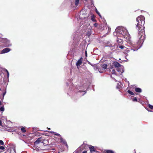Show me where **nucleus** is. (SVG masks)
I'll return each mask as SVG.
<instances>
[{"label":"nucleus","mask_w":153,"mask_h":153,"mask_svg":"<svg viewBox=\"0 0 153 153\" xmlns=\"http://www.w3.org/2000/svg\"><path fill=\"white\" fill-rule=\"evenodd\" d=\"M0 110L1 111H4V107H1L0 108Z\"/></svg>","instance_id":"obj_28"},{"label":"nucleus","mask_w":153,"mask_h":153,"mask_svg":"<svg viewBox=\"0 0 153 153\" xmlns=\"http://www.w3.org/2000/svg\"><path fill=\"white\" fill-rule=\"evenodd\" d=\"M21 130L22 133H25L26 132V130L24 127H22L21 128Z\"/></svg>","instance_id":"obj_19"},{"label":"nucleus","mask_w":153,"mask_h":153,"mask_svg":"<svg viewBox=\"0 0 153 153\" xmlns=\"http://www.w3.org/2000/svg\"><path fill=\"white\" fill-rule=\"evenodd\" d=\"M91 30H88V31L86 33V35L89 36L91 34Z\"/></svg>","instance_id":"obj_17"},{"label":"nucleus","mask_w":153,"mask_h":153,"mask_svg":"<svg viewBox=\"0 0 153 153\" xmlns=\"http://www.w3.org/2000/svg\"><path fill=\"white\" fill-rule=\"evenodd\" d=\"M121 86L119 84H118L117 86V88L120 89L121 88Z\"/></svg>","instance_id":"obj_27"},{"label":"nucleus","mask_w":153,"mask_h":153,"mask_svg":"<svg viewBox=\"0 0 153 153\" xmlns=\"http://www.w3.org/2000/svg\"><path fill=\"white\" fill-rule=\"evenodd\" d=\"M1 104H2L1 102L0 101V106L1 105Z\"/></svg>","instance_id":"obj_38"},{"label":"nucleus","mask_w":153,"mask_h":153,"mask_svg":"<svg viewBox=\"0 0 153 153\" xmlns=\"http://www.w3.org/2000/svg\"><path fill=\"white\" fill-rule=\"evenodd\" d=\"M91 20L93 21H95V20L93 19V18H91Z\"/></svg>","instance_id":"obj_34"},{"label":"nucleus","mask_w":153,"mask_h":153,"mask_svg":"<svg viewBox=\"0 0 153 153\" xmlns=\"http://www.w3.org/2000/svg\"><path fill=\"white\" fill-rule=\"evenodd\" d=\"M118 48H120L122 49H124V48H126L123 45H118Z\"/></svg>","instance_id":"obj_20"},{"label":"nucleus","mask_w":153,"mask_h":153,"mask_svg":"<svg viewBox=\"0 0 153 153\" xmlns=\"http://www.w3.org/2000/svg\"><path fill=\"white\" fill-rule=\"evenodd\" d=\"M7 39L6 38H0V40L1 42L4 43Z\"/></svg>","instance_id":"obj_15"},{"label":"nucleus","mask_w":153,"mask_h":153,"mask_svg":"<svg viewBox=\"0 0 153 153\" xmlns=\"http://www.w3.org/2000/svg\"><path fill=\"white\" fill-rule=\"evenodd\" d=\"M118 32L121 34V36L126 39L127 41H129L130 37L129 34L126 31H123V29L121 28L119 30Z\"/></svg>","instance_id":"obj_2"},{"label":"nucleus","mask_w":153,"mask_h":153,"mask_svg":"<svg viewBox=\"0 0 153 153\" xmlns=\"http://www.w3.org/2000/svg\"><path fill=\"white\" fill-rule=\"evenodd\" d=\"M148 106H149V108H150L151 109H153V105L149 104L148 105Z\"/></svg>","instance_id":"obj_23"},{"label":"nucleus","mask_w":153,"mask_h":153,"mask_svg":"<svg viewBox=\"0 0 153 153\" xmlns=\"http://www.w3.org/2000/svg\"><path fill=\"white\" fill-rule=\"evenodd\" d=\"M58 153H60L59 152H58Z\"/></svg>","instance_id":"obj_43"},{"label":"nucleus","mask_w":153,"mask_h":153,"mask_svg":"<svg viewBox=\"0 0 153 153\" xmlns=\"http://www.w3.org/2000/svg\"><path fill=\"white\" fill-rule=\"evenodd\" d=\"M133 101H137V99L136 97H134V98L133 99Z\"/></svg>","instance_id":"obj_29"},{"label":"nucleus","mask_w":153,"mask_h":153,"mask_svg":"<svg viewBox=\"0 0 153 153\" xmlns=\"http://www.w3.org/2000/svg\"><path fill=\"white\" fill-rule=\"evenodd\" d=\"M115 70L121 73H123V66L122 65H121L120 67L117 68L115 69Z\"/></svg>","instance_id":"obj_6"},{"label":"nucleus","mask_w":153,"mask_h":153,"mask_svg":"<svg viewBox=\"0 0 153 153\" xmlns=\"http://www.w3.org/2000/svg\"><path fill=\"white\" fill-rule=\"evenodd\" d=\"M1 88H0V91H1Z\"/></svg>","instance_id":"obj_41"},{"label":"nucleus","mask_w":153,"mask_h":153,"mask_svg":"<svg viewBox=\"0 0 153 153\" xmlns=\"http://www.w3.org/2000/svg\"><path fill=\"white\" fill-rule=\"evenodd\" d=\"M34 143L35 145H37L40 143H42L44 146L47 145L49 143L47 140L42 137L38 138Z\"/></svg>","instance_id":"obj_3"},{"label":"nucleus","mask_w":153,"mask_h":153,"mask_svg":"<svg viewBox=\"0 0 153 153\" xmlns=\"http://www.w3.org/2000/svg\"><path fill=\"white\" fill-rule=\"evenodd\" d=\"M127 92L129 94L131 95H134V93L132 91H131L130 90H128L127 91Z\"/></svg>","instance_id":"obj_21"},{"label":"nucleus","mask_w":153,"mask_h":153,"mask_svg":"<svg viewBox=\"0 0 153 153\" xmlns=\"http://www.w3.org/2000/svg\"><path fill=\"white\" fill-rule=\"evenodd\" d=\"M137 49H131V50H132L133 51H137Z\"/></svg>","instance_id":"obj_33"},{"label":"nucleus","mask_w":153,"mask_h":153,"mask_svg":"<svg viewBox=\"0 0 153 153\" xmlns=\"http://www.w3.org/2000/svg\"><path fill=\"white\" fill-rule=\"evenodd\" d=\"M151 111V112H153V111Z\"/></svg>","instance_id":"obj_40"},{"label":"nucleus","mask_w":153,"mask_h":153,"mask_svg":"<svg viewBox=\"0 0 153 153\" xmlns=\"http://www.w3.org/2000/svg\"><path fill=\"white\" fill-rule=\"evenodd\" d=\"M135 91L136 92L140 93L142 92L141 89L139 88H136Z\"/></svg>","instance_id":"obj_14"},{"label":"nucleus","mask_w":153,"mask_h":153,"mask_svg":"<svg viewBox=\"0 0 153 153\" xmlns=\"http://www.w3.org/2000/svg\"><path fill=\"white\" fill-rule=\"evenodd\" d=\"M82 57L77 62L76 65L78 68V67L80 66L82 63Z\"/></svg>","instance_id":"obj_7"},{"label":"nucleus","mask_w":153,"mask_h":153,"mask_svg":"<svg viewBox=\"0 0 153 153\" xmlns=\"http://www.w3.org/2000/svg\"><path fill=\"white\" fill-rule=\"evenodd\" d=\"M4 153H6V152H5Z\"/></svg>","instance_id":"obj_42"},{"label":"nucleus","mask_w":153,"mask_h":153,"mask_svg":"<svg viewBox=\"0 0 153 153\" xmlns=\"http://www.w3.org/2000/svg\"><path fill=\"white\" fill-rule=\"evenodd\" d=\"M89 148L90 149V151L91 152H95V150L94 149V147L92 146H91L89 147Z\"/></svg>","instance_id":"obj_13"},{"label":"nucleus","mask_w":153,"mask_h":153,"mask_svg":"<svg viewBox=\"0 0 153 153\" xmlns=\"http://www.w3.org/2000/svg\"><path fill=\"white\" fill-rule=\"evenodd\" d=\"M112 71L113 72V73H114V72L115 71V70H112Z\"/></svg>","instance_id":"obj_39"},{"label":"nucleus","mask_w":153,"mask_h":153,"mask_svg":"<svg viewBox=\"0 0 153 153\" xmlns=\"http://www.w3.org/2000/svg\"><path fill=\"white\" fill-rule=\"evenodd\" d=\"M96 13L99 15V16H100V17L101 18V16L100 14V13L97 10L96 11Z\"/></svg>","instance_id":"obj_26"},{"label":"nucleus","mask_w":153,"mask_h":153,"mask_svg":"<svg viewBox=\"0 0 153 153\" xmlns=\"http://www.w3.org/2000/svg\"><path fill=\"white\" fill-rule=\"evenodd\" d=\"M54 138L55 141L57 143H62L63 144L68 147V146L66 141L62 137V136H61V137H54Z\"/></svg>","instance_id":"obj_4"},{"label":"nucleus","mask_w":153,"mask_h":153,"mask_svg":"<svg viewBox=\"0 0 153 153\" xmlns=\"http://www.w3.org/2000/svg\"><path fill=\"white\" fill-rule=\"evenodd\" d=\"M85 55L86 57H87V51H85Z\"/></svg>","instance_id":"obj_31"},{"label":"nucleus","mask_w":153,"mask_h":153,"mask_svg":"<svg viewBox=\"0 0 153 153\" xmlns=\"http://www.w3.org/2000/svg\"><path fill=\"white\" fill-rule=\"evenodd\" d=\"M117 41L118 45H121L123 43V40L120 38H118L117 39Z\"/></svg>","instance_id":"obj_11"},{"label":"nucleus","mask_w":153,"mask_h":153,"mask_svg":"<svg viewBox=\"0 0 153 153\" xmlns=\"http://www.w3.org/2000/svg\"><path fill=\"white\" fill-rule=\"evenodd\" d=\"M114 66L115 67V69L119 67H120L121 65L119 63L117 62H114L113 63Z\"/></svg>","instance_id":"obj_10"},{"label":"nucleus","mask_w":153,"mask_h":153,"mask_svg":"<svg viewBox=\"0 0 153 153\" xmlns=\"http://www.w3.org/2000/svg\"><path fill=\"white\" fill-rule=\"evenodd\" d=\"M136 21L138 22L136 27H138V36H140L138 42L139 45L142 44L145 38V27L144 25L145 24V17L143 16L140 15L137 18Z\"/></svg>","instance_id":"obj_1"},{"label":"nucleus","mask_w":153,"mask_h":153,"mask_svg":"<svg viewBox=\"0 0 153 153\" xmlns=\"http://www.w3.org/2000/svg\"><path fill=\"white\" fill-rule=\"evenodd\" d=\"M52 133L53 134L57 136H58V137H61V136H62L61 135H60L59 134L57 133L56 132L53 131L52 132Z\"/></svg>","instance_id":"obj_18"},{"label":"nucleus","mask_w":153,"mask_h":153,"mask_svg":"<svg viewBox=\"0 0 153 153\" xmlns=\"http://www.w3.org/2000/svg\"><path fill=\"white\" fill-rule=\"evenodd\" d=\"M116 46L115 45H112L111 44H110L109 45V46L110 47L111 49L112 50H114L115 49Z\"/></svg>","instance_id":"obj_12"},{"label":"nucleus","mask_w":153,"mask_h":153,"mask_svg":"<svg viewBox=\"0 0 153 153\" xmlns=\"http://www.w3.org/2000/svg\"><path fill=\"white\" fill-rule=\"evenodd\" d=\"M5 149V148L3 146H0V149L1 150H4Z\"/></svg>","instance_id":"obj_30"},{"label":"nucleus","mask_w":153,"mask_h":153,"mask_svg":"<svg viewBox=\"0 0 153 153\" xmlns=\"http://www.w3.org/2000/svg\"><path fill=\"white\" fill-rule=\"evenodd\" d=\"M4 46L5 47H8L11 46V44L10 43V40L8 39H7L5 42L4 44Z\"/></svg>","instance_id":"obj_8"},{"label":"nucleus","mask_w":153,"mask_h":153,"mask_svg":"<svg viewBox=\"0 0 153 153\" xmlns=\"http://www.w3.org/2000/svg\"><path fill=\"white\" fill-rule=\"evenodd\" d=\"M105 152V153H114L112 150H106Z\"/></svg>","instance_id":"obj_16"},{"label":"nucleus","mask_w":153,"mask_h":153,"mask_svg":"<svg viewBox=\"0 0 153 153\" xmlns=\"http://www.w3.org/2000/svg\"><path fill=\"white\" fill-rule=\"evenodd\" d=\"M2 126V122L1 120H0V126Z\"/></svg>","instance_id":"obj_32"},{"label":"nucleus","mask_w":153,"mask_h":153,"mask_svg":"<svg viewBox=\"0 0 153 153\" xmlns=\"http://www.w3.org/2000/svg\"><path fill=\"white\" fill-rule=\"evenodd\" d=\"M11 49L9 48H6L4 49L1 51V53H4L8 52L10 51Z\"/></svg>","instance_id":"obj_9"},{"label":"nucleus","mask_w":153,"mask_h":153,"mask_svg":"<svg viewBox=\"0 0 153 153\" xmlns=\"http://www.w3.org/2000/svg\"><path fill=\"white\" fill-rule=\"evenodd\" d=\"M6 94V92H5L4 93H3V96L4 97V95H5Z\"/></svg>","instance_id":"obj_37"},{"label":"nucleus","mask_w":153,"mask_h":153,"mask_svg":"<svg viewBox=\"0 0 153 153\" xmlns=\"http://www.w3.org/2000/svg\"><path fill=\"white\" fill-rule=\"evenodd\" d=\"M79 0H75V5L76 6H77L78 5L79 3Z\"/></svg>","instance_id":"obj_22"},{"label":"nucleus","mask_w":153,"mask_h":153,"mask_svg":"<svg viewBox=\"0 0 153 153\" xmlns=\"http://www.w3.org/2000/svg\"><path fill=\"white\" fill-rule=\"evenodd\" d=\"M87 151H84L82 153H87Z\"/></svg>","instance_id":"obj_35"},{"label":"nucleus","mask_w":153,"mask_h":153,"mask_svg":"<svg viewBox=\"0 0 153 153\" xmlns=\"http://www.w3.org/2000/svg\"><path fill=\"white\" fill-rule=\"evenodd\" d=\"M5 71L6 72V73H7V77L8 78L9 77V72H8V71L7 69H5Z\"/></svg>","instance_id":"obj_25"},{"label":"nucleus","mask_w":153,"mask_h":153,"mask_svg":"<svg viewBox=\"0 0 153 153\" xmlns=\"http://www.w3.org/2000/svg\"><path fill=\"white\" fill-rule=\"evenodd\" d=\"M0 144L2 145H4V143L2 140H0Z\"/></svg>","instance_id":"obj_24"},{"label":"nucleus","mask_w":153,"mask_h":153,"mask_svg":"<svg viewBox=\"0 0 153 153\" xmlns=\"http://www.w3.org/2000/svg\"><path fill=\"white\" fill-rule=\"evenodd\" d=\"M107 67V65L106 64H104L100 66V67L98 68L99 71L100 72V71L104 70Z\"/></svg>","instance_id":"obj_5"},{"label":"nucleus","mask_w":153,"mask_h":153,"mask_svg":"<svg viewBox=\"0 0 153 153\" xmlns=\"http://www.w3.org/2000/svg\"><path fill=\"white\" fill-rule=\"evenodd\" d=\"M95 27H97V23H95L94 25Z\"/></svg>","instance_id":"obj_36"}]
</instances>
